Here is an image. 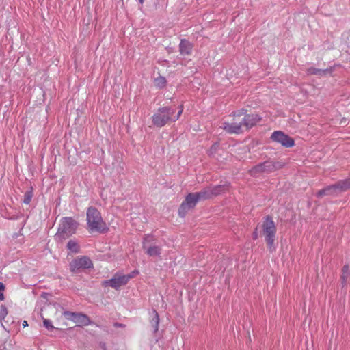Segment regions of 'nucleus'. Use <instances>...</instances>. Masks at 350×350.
Segmentation results:
<instances>
[{"label":"nucleus","instance_id":"obj_15","mask_svg":"<svg viewBox=\"0 0 350 350\" xmlns=\"http://www.w3.org/2000/svg\"><path fill=\"white\" fill-rule=\"evenodd\" d=\"M193 44L186 39H181L179 44V52L181 55H189L191 54Z\"/></svg>","mask_w":350,"mask_h":350},{"label":"nucleus","instance_id":"obj_20","mask_svg":"<svg viewBox=\"0 0 350 350\" xmlns=\"http://www.w3.org/2000/svg\"><path fill=\"white\" fill-rule=\"evenodd\" d=\"M152 314L153 316L150 321V323L152 326L154 327V332L155 333L158 331L159 329V317L156 310L152 311Z\"/></svg>","mask_w":350,"mask_h":350},{"label":"nucleus","instance_id":"obj_25","mask_svg":"<svg viewBox=\"0 0 350 350\" xmlns=\"http://www.w3.org/2000/svg\"><path fill=\"white\" fill-rule=\"evenodd\" d=\"M329 189H327L326 187L323 189L319 190L317 193V197L321 198V197H323L324 196L329 195Z\"/></svg>","mask_w":350,"mask_h":350},{"label":"nucleus","instance_id":"obj_12","mask_svg":"<svg viewBox=\"0 0 350 350\" xmlns=\"http://www.w3.org/2000/svg\"><path fill=\"white\" fill-rule=\"evenodd\" d=\"M261 117L258 114H244L241 116L242 124L245 130H248L255 126L258 122L261 120Z\"/></svg>","mask_w":350,"mask_h":350},{"label":"nucleus","instance_id":"obj_32","mask_svg":"<svg viewBox=\"0 0 350 350\" xmlns=\"http://www.w3.org/2000/svg\"><path fill=\"white\" fill-rule=\"evenodd\" d=\"M145 0H138V1L139 2V3L141 4H143V3L144 2Z\"/></svg>","mask_w":350,"mask_h":350},{"label":"nucleus","instance_id":"obj_21","mask_svg":"<svg viewBox=\"0 0 350 350\" xmlns=\"http://www.w3.org/2000/svg\"><path fill=\"white\" fill-rule=\"evenodd\" d=\"M67 249L73 253H78L79 252V246L77 242L72 239L68 242Z\"/></svg>","mask_w":350,"mask_h":350},{"label":"nucleus","instance_id":"obj_1","mask_svg":"<svg viewBox=\"0 0 350 350\" xmlns=\"http://www.w3.org/2000/svg\"><path fill=\"white\" fill-rule=\"evenodd\" d=\"M183 111V105L179 106L178 113L172 107H161L152 116V122L154 126L161 128L170 122H174L179 119Z\"/></svg>","mask_w":350,"mask_h":350},{"label":"nucleus","instance_id":"obj_3","mask_svg":"<svg viewBox=\"0 0 350 350\" xmlns=\"http://www.w3.org/2000/svg\"><path fill=\"white\" fill-rule=\"evenodd\" d=\"M87 224L91 231L105 232L107 231L105 223L104 222L100 212L93 206L87 209Z\"/></svg>","mask_w":350,"mask_h":350},{"label":"nucleus","instance_id":"obj_4","mask_svg":"<svg viewBox=\"0 0 350 350\" xmlns=\"http://www.w3.org/2000/svg\"><path fill=\"white\" fill-rule=\"evenodd\" d=\"M244 114V110L241 109L234 113V118L232 122H224L221 128L230 134H240L243 132L244 128L242 124L241 116Z\"/></svg>","mask_w":350,"mask_h":350},{"label":"nucleus","instance_id":"obj_2","mask_svg":"<svg viewBox=\"0 0 350 350\" xmlns=\"http://www.w3.org/2000/svg\"><path fill=\"white\" fill-rule=\"evenodd\" d=\"M79 223L70 217L62 218L55 239L58 242H62L76 232Z\"/></svg>","mask_w":350,"mask_h":350},{"label":"nucleus","instance_id":"obj_10","mask_svg":"<svg viewBox=\"0 0 350 350\" xmlns=\"http://www.w3.org/2000/svg\"><path fill=\"white\" fill-rule=\"evenodd\" d=\"M155 239L151 234H146L143 241V248L149 256H158L161 254V248L157 245H148L149 243L154 242Z\"/></svg>","mask_w":350,"mask_h":350},{"label":"nucleus","instance_id":"obj_11","mask_svg":"<svg viewBox=\"0 0 350 350\" xmlns=\"http://www.w3.org/2000/svg\"><path fill=\"white\" fill-rule=\"evenodd\" d=\"M93 263L90 258L87 256H81L73 260L70 263V269L72 272H77L81 269L91 268Z\"/></svg>","mask_w":350,"mask_h":350},{"label":"nucleus","instance_id":"obj_30","mask_svg":"<svg viewBox=\"0 0 350 350\" xmlns=\"http://www.w3.org/2000/svg\"><path fill=\"white\" fill-rule=\"evenodd\" d=\"M22 325L23 327H26L28 326V323H27V321H24L22 323Z\"/></svg>","mask_w":350,"mask_h":350},{"label":"nucleus","instance_id":"obj_27","mask_svg":"<svg viewBox=\"0 0 350 350\" xmlns=\"http://www.w3.org/2000/svg\"><path fill=\"white\" fill-rule=\"evenodd\" d=\"M5 285L2 282H0V301H3L5 299L4 295L3 293L5 290Z\"/></svg>","mask_w":350,"mask_h":350},{"label":"nucleus","instance_id":"obj_18","mask_svg":"<svg viewBox=\"0 0 350 350\" xmlns=\"http://www.w3.org/2000/svg\"><path fill=\"white\" fill-rule=\"evenodd\" d=\"M210 191L208 187H206L199 192L194 193V194L199 202L200 200L211 198Z\"/></svg>","mask_w":350,"mask_h":350},{"label":"nucleus","instance_id":"obj_24","mask_svg":"<svg viewBox=\"0 0 350 350\" xmlns=\"http://www.w3.org/2000/svg\"><path fill=\"white\" fill-rule=\"evenodd\" d=\"M8 314V309L4 305H1L0 307V320H4Z\"/></svg>","mask_w":350,"mask_h":350},{"label":"nucleus","instance_id":"obj_26","mask_svg":"<svg viewBox=\"0 0 350 350\" xmlns=\"http://www.w3.org/2000/svg\"><path fill=\"white\" fill-rule=\"evenodd\" d=\"M44 327L48 329L49 330L53 329L54 327L52 325V323L49 319H44L43 321Z\"/></svg>","mask_w":350,"mask_h":350},{"label":"nucleus","instance_id":"obj_22","mask_svg":"<svg viewBox=\"0 0 350 350\" xmlns=\"http://www.w3.org/2000/svg\"><path fill=\"white\" fill-rule=\"evenodd\" d=\"M167 81L164 77L159 76L154 79V85L159 88H163L166 85Z\"/></svg>","mask_w":350,"mask_h":350},{"label":"nucleus","instance_id":"obj_23","mask_svg":"<svg viewBox=\"0 0 350 350\" xmlns=\"http://www.w3.org/2000/svg\"><path fill=\"white\" fill-rule=\"evenodd\" d=\"M33 197V191L32 190L27 191L24 194L23 203L25 204H29L31 201Z\"/></svg>","mask_w":350,"mask_h":350},{"label":"nucleus","instance_id":"obj_5","mask_svg":"<svg viewBox=\"0 0 350 350\" xmlns=\"http://www.w3.org/2000/svg\"><path fill=\"white\" fill-rule=\"evenodd\" d=\"M262 233L269 250L273 247L276 234V226L271 217L267 216L262 223Z\"/></svg>","mask_w":350,"mask_h":350},{"label":"nucleus","instance_id":"obj_9","mask_svg":"<svg viewBox=\"0 0 350 350\" xmlns=\"http://www.w3.org/2000/svg\"><path fill=\"white\" fill-rule=\"evenodd\" d=\"M271 139L286 148H291L295 145L294 139L280 131H274L271 135Z\"/></svg>","mask_w":350,"mask_h":350},{"label":"nucleus","instance_id":"obj_19","mask_svg":"<svg viewBox=\"0 0 350 350\" xmlns=\"http://www.w3.org/2000/svg\"><path fill=\"white\" fill-rule=\"evenodd\" d=\"M350 275V269L348 265H345L342 269L341 273V282L342 286L346 285L347 279Z\"/></svg>","mask_w":350,"mask_h":350},{"label":"nucleus","instance_id":"obj_28","mask_svg":"<svg viewBox=\"0 0 350 350\" xmlns=\"http://www.w3.org/2000/svg\"><path fill=\"white\" fill-rule=\"evenodd\" d=\"M218 146H219V144L217 143L212 145V146L211 147V148L209 150V154L210 155L214 154L215 153V152L217 151Z\"/></svg>","mask_w":350,"mask_h":350},{"label":"nucleus","instance_id":"obj_6","mask_svg":"<svg viewBox=\"0 0 350 350\" xmlns=\"http://www.w3.org/2000/svg\"><path fill=\"white\" fill-rule=\"evenodd\" d=\"M138 273V271L136 270L126 275L117 273L111 279L103 281V286H111L113 288L118 289L120 286L126 284L131 278H134Z\"/></svg>","mask_w":350,"mask_h":350},{"label":"nucleus","instance_id":"obj_14","mask_svg":"<svg viewBox=\"0 0 350 350\" xmlns=\"http://www.w3.org/2000/svg\"><path fill=\"white\" fill-rule=\"evenodd\" d=\"M275 168V164L271 161H265L261 163L250 170V174L252 176H256V174L260 172H271Z\"/></svg>","mask_w":350,"mask_h":350},{"label":"nucleus","instance_id":"obj_8","mask_svg":"<svg viewBox=\"0 0 350 350\" xmlns=\"http://www.w3.org/2000/svg\"><path fill=\"white\" fill-rule=\"evenodd\" d=\"M198 202V200L194 193H189L178 208V215L182 217H185L187 213L193 208Z\"/></svg>","mask_w":350,"mask_h":350},{"label":"nucleus","instance_id":"obj_16","mask_svg":"<svg viewBox=\"0 0 350 350\" xmlns=\"http://www.w3.org/2000/svg\"><path fill=\"white\" fill-rule=\"evenodd\" d=\"M333 70L332 68H327V69H319L316 68L311 67L308 69L307 72L310 75H325L327 74H330Z\"/></svg>","mask_w":350,"mask_h":350},{"label":"nucleus","instance_id":"obj_13","mask_svg":"<svg viewBox=\"0 0 350 350\" xmlns=\"http://www.w3.org/2000/svg\"><path fill=\"white\" fill-rule=\"evenodd\" d=\"M329 189V195H337L338 193L350 188V178L338 181L334 185L326 187Z\"/></svg>","mask_w":350,"mask_h":350},{"label":"nucleus","instance_id":"obj_29","mask_svg":"<svg viewBox=\"0 0 350 350\" xmlns=\"http://www.w3.org/2000/svg\"><path fill=\"white\" fill-rule=\"evenodd\" d=\"M114 326L116 327H124V325L119 323H115Z\"/></svg>","mask_w":350,"mask_h":350},{"label":"nucleus","instance_id":"obj_17","mask_svg":"<svg viewBox=\"0 0 350 350\" xmlns=\"http://www.w3.org/2000/svg\"><path fill=\"white\" fill-rule=\"evenodd\" d=\"M208 189L211 190L210 194L212 198L224 192L227 189V187L224 185H218L214 187H209Z\"/></svg>","mask_w":350,"mask_h":350},{"label":"nucleus","instance_id":"obj_7","mask_svg":"<svg viewBox=\"0 0 350 350\" xmlns=\"http://www.w3.org/2000/svg\"><path fill=\"white\" fill-rule=\"evenodd\" d=\"M63 315L66 319L73 321L81 327L92 324L90 318L83 313L64 311Z\"/></svg>","mask_w":350,"mask_h":350},{"label":"nucleus","instance_id":"obj_31","mask_svg":"<svg viewBox=\"0 0 350 350\" xmlns=\"http://www.w3.org/2000/svg\"><path fill=\"white\" fill-rule=\"evenodd\" d=\"M257 236H258L257 233L254 232V234H253L254 239H257Z\"/></svg>","mask_w":350,"mask_h":350}]
</instances>
